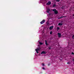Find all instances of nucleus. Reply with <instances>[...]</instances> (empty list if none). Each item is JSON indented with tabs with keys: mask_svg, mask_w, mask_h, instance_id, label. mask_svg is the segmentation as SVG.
Wrapping results in <instances>:
<instances>
[{
	"mask_svg": "<svg viewBox=\"0 0 74 74\" xmlns=\"http://www.w3.org/2000/svg\"><path fill=\"white\" fill-rule=\"evenodd\" d=\"M53 11H54V14H58V10H56V9H53Z\"/></svg>",
	"mask_w": 74,
	"mask_h": 74,
	"instance_id": "obj_1",
	"label": "nucleus"
},
{
	"mask_svg": "<svg viewBox=\"0 0 74 74\" xmlns=\"http://www.w3.org/2000/svg\"><path fill=\"white\" fill-rule=\"evenodd\" d=\"M41 50V48L40 47H38L36 49H35V51H36L37 53H38V51H40Z\"/></svg>",
	"mask_w": 74,
	"mask_h": 74,
	"instance_id": "obj_2",
	"label": "nucleus"
},
{
	"mask_svg": "<svg viewBox=\"0 0 74 74\" xmlns=\"http://www.w3.org/2000/svg\"><path fill=\"white\" fill-rule=\"evenodd\" d=\"M51 2L50 1H49L46 4V5H51Z\"/></svg>",
	"mask_w": 74,
	"mask_h": 74,
	"instance_id": "obj_3",
	"label": "nucleus"
},
{
	"mask_svg": "<svg viewBox=\"0 0 74 74\" xmlns=\"http://www.w3.org/2000/svg\"><path fill=\"white\" fill-rule=\"evenodd\" d=\"M58 37H60V38L61 37V36H62V35H61V33H58Z\"/></svg>",
	"mask_w": 74,
	"mask_h": 74,
	"instance_id": "obj_4",
	"label": "nucleus"
},
{
	"mask_svg": "<svg viewBox=\"0 0 74 74\" xmlns=\"http://www.w3.org/2000/svg\"><path fill=\"white\" fill-rule=\"evenodd\" d=\"M46 53H47L44 51H43L41 52V54H46Z\"/></svg>",
	"mask_w": 74,
	"mask_h": 74,
	"instance_id": "obj_5",
	"label": "nucleus"
},
{
	"mask_svg": "<svg viewBox=\"0 0 74 74\" xmlns=\"http://www.w3.org/2000/svg\"><path fill=\"white\" fill-rule=\"evenodd\" d=\"M45 22V20H43L42 21L40 22V24H43Z\"/></svg>",
	"mask_w": 74,
	"mask_h": 74,
	"instance_id": "obj_6",
	"label": "nucleus"
},
{
	"mask_svg": "<svg viewBox=\"0 0 74 74\" xmlns=\"http://www.w3.org/2000/svg\"><path fill=\"white\" fill-rule=\"evenodd\" d=\"M53 26H52L50 27L49 28V30H52V29H53Z\"/></svg>",
	"mask_w": 74,
	"mask_h": 74,
	"instance_id": "obj_7",
	"label": "nucleus"
},
{
	"mask_svg": "<svg viewBox=\"0 0 74 74\" xmlns=\"http://www.w3.org/2000/svg\"><path fill=\"white\" fill-rule=\"evenodd\" d=\"M49 11H50V9H47V13H49Z\"/></svg>",
	"mask_w": 74,
	"mask_h": 74,
	"instance_id": "obj_8",
	"label": "nucleus"
},
{
	"mask_svg": "<svg viewBox=\"0 0 74 74\" xmlns=\"http://www.w3.org/2000/svg\"><path fill=\"white\" fill-rule=\"evenodd\" d=\"M63 25V24L60 23H59L58 24V25H59V26H61L62 25Z\"/></svg>",
	"mask_w": 74,
	"mask_h": 74,
	"instance_id": "obj_9",
	"label": "nucleus"
},
{
	"mask_svg": "<svg viewBox=\"0 0 74 74\" xmlns=\"http://www.w3.org/2000/svg\"><path fill=\"white\" fill-rule=\"evenodd\" d=\"M45 44L46 45H47V46L48 45V44L47 42V40H46L45 41Z\"/></svg>",
	"mask_w": 74,
	"mask_h": 74,
	"instance_id": "obj_10",
	"label": "nucleus"
},
{
	"mask_svg": "<svg viewBox=\"0 0 74 74\" xmlns=\"http://www.w3.org/2000/svg\"><path fill=\"white\" fill-rule=\"evenodd\" d=\"M46 24H47V25H49V22H48V21H47L46 22Z\"/></svg>",
	"mask_w": 74,
	"mask_h": 74,
	"instance_id": "obj_11",
	"label": "nucleus"
},
{
	"mask_svg": "<svg viewBox=\"0 0 74 74\" xmlns=\"http://www.w3.org/2000/svg\"><path fill=\"white\" fill-rule=\"evenodd\" d=\"M39 43L40 44V45H42V44H43L42 43H41V42H39Z\"/></svg>",
	"mask_w": 74,
	"mask_h": 74,
	"instance_id": "obj_12",
	"label": "nucleus"
},
{
	"mask_svg": "<svg viewBox=\"0 0 74 74\" xmlns=\"http://www.w3.org/2000/svg\"><path fill=\"white\" fill-rule=\"evenodd\" d=\"M56 6V5L55 4H54L53 5V7H55V6Z\"/></svg>",
	"mask_w": 74,
	"mask_h": 74,
	"instance_id": "obj_13",
	"label": "nucleus"
},
{
	"mask_svg": "<svg viewBox=\"0 0 74 74\" xmlns=\"http://www.w3.org/2000/svg\"><path fill=\"white\" fill-rule=\"evenodd\" d=\"M56 1L59 2V1H60V0H56Z\"/></svg>",
	"mask_w": 74,
	"mask_h": 74,
	"instance_id": "obj_14",
	"label": "nucleus"
},
{
	"mask_svg": "<svg viewBox=\"0 0 74 74\" xmlns=\"http://www.w3.org/2000/svg\"><path fill=\"white\" fill-rule=\"evenodd\" d=\"M63 17H64V16H62L61 17H60V18H58V19H60L61 18H63Z\"/></svg>",
	"mask_w": 74,
	"mask_h": 74,
	"instance_id": "obj_15",
	"label": "nucleus"
},
{
	"mask_svg": "<svg viewBox=\"0 0 74 74\" xmlns=\"http://www.w3.org/2000/svg\"><path fill=\"white\" fill-rule=\"evenodd\" d=\"M50 34H52V31H51Z\"/></svg>",
	"mask_w": 74,
	"mask_h": 74,
	"instance_id": "obj_16",
	"label": "nucleus"
},
{
	"mask_svg": "<svg viewBox=\"0 0 74 74\" xmlns=\"http://www.w3.org/2000/svg\"><path fill=\"white\" fill-rule=\"evenodd\" d=\"M59 29H60V28L59 27H57V29H58V30H59Z\"/></svg>",
	"mask_w": 74,
	"mask_h": 74,
	"instance_id": "obj_17",
	"label": "nucleus"
},
{
	"mask_svg": "<svg viewBox=\"0 0 74 74\" xmlns=\"http://www.w3.org/2000/svg\"><path fill=\"white\" fill-rule=\"evenodd\" d=\"M72 38L74 39V35L72 36Z\"/></svg>",
	"mask_w": 74,
	"mask_h": 74,
	"instance_id": "obj_18",
	"label": "nucleus"
},
{
	"mask_svg": "<svg viewBox=\"0 0 74 74\" xmlns=\"http://www.w3.org/2000/svg\"><path fill=\"white\" fill-rule=\"evenodd\" d=\"M42 65L43 66H45V65H44V64H42Z\"/></svg>",
	"mask_w": 74,
	"mask_h": 74,
	"instance_id": "obj_19",
	"label": "nucleus"
},
{
	"mask_svg": "<svg viewBox=\"0 0 74 74\" xmlns=\"http://www.w3.org/2000/svg\"><path fill=\"white\" fill-rule=\"evenodd\" d=\"M51 47H49V49H51Z\"/></svg>",
	"mask_w": 74,
	"mask_h": 74,
	"instance_id": "obj_20",
	"label": "nucleus"
},
{
	"mask_svg": "<svg viewBox=\"0 0 74 74\" xmlns=\"http://www.w3.org/2000/svg\"><path fill=\"white\" fill-rule=\"evenodd\" d=\"M72 55H74V53L73 52H72Z\"/></svg>",
	"mask_w": 74,
	"mask_h": 74,
	"instance_id": "obj_21",
	"label": "nucleus"
},
{
	"mask_svg": "<svg viewBox=\"0 0 74 74\" xmlns=\"http://www.w3.org/2000/svg\"><path fill=\"white\" fill-rule=\"evenodd\" d=\"M42 69H43V70H45V68H42Z\"/></svg>",
	"mask_w": 74,
	"mask_h": 74,
	"instance_id": "obj_22",
	"label": "nucleus"
},
{
	"mask_svg": "<svg viewBox=\"0 0 74 74\" xmlns=\"http://www.w3.org/2000/svg\"><path fill=\"white\" fill-rule=\"evenodd\" d=\"M67 64H70V62H67Z\"/></svg>",
	"mask_w": 74,
	"mask_h": 74,
	"instance_id": "obj_23",
	"label": "nucleus"
},
{
	"mask_svg": "<svg viewBox=\"0 0 74 74\" xmlns=\"http://www.w3.org/2000/svg\"><path fill=\"white\" fill-rule=\"evenodd\" d=\"M50 65V64H48V66H49Z\"/></svg>",
	"mask_w": 74,
	"mask_h": 74,
	"instance_id": "obj_24",
	"label": "nucleus"
},
{
	"mask_svg": "<svg viewBox=\"0 0 74 74\" xmlns=\"http://www.w3.org/2000/svg\"><path fill=\"white\" fill-rule=\"evenodd\" d=\"M63 23V22H61V23Z\"/></svg>",
	"mask_w": 74,
	"mask_h": 74,
	"instance_id": "obj_25",
	"label": "nucleus"
}]
</instances>
